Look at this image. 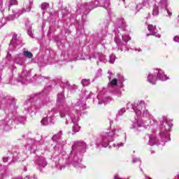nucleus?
<instances>
[{"label":"nucleus","instance_id":"obj_1","mask_svg":"<svg viewBox=\"0 0 179 179\" xmlns=\"http://www.w3.org/2000/svg\"><path fill=\"white\" fill-rule=\"evenodd\" d=\"M147 37L150 41H157V38H160V34H147Z\"/></svg>","mask_w":179,"mask_h":179},{"label":"nucleus","instance_id":"obj_2","mask_svg":"<svg viewBox=\"0 0 179 179\" xmlns=\"http://www.w3.org/2000/svg\"><path fill=\"white\" fill-rule=\"evenodd\" d=\"M157 78H158L159 80H167V79H169V77H167V75L164 74V72L162 70L158 71Z\"/></svg>","mask_w":179,"mask_h":179},{"label":"nucleus","instance_id":"obj_3","mask_svg":"<svg viewBox=\"0 0 179 179\" xmlns=\"http://www.w3.org/2000/svg\"><path fill=\"white\" fill-rule=\"evenodd\" d=\"M148 80L151 85H156V76L153 74H149Z\"/></svg>","mask_w":179,"mask_h":179},{"label":"nucleus","instance_id":"obj_4","mask_svg":"<svg viewBox=\"0 0 179 179\" xmlns=\"http://www.w3.org/2000/svg\"><path fill=\"white\" fill-rule=\"evenodd\" d=\"M76 146H78L80 148H83V149H86V143L85 141H76L75 143Z\"/></svg>","mask_w":179,"mask_h":179},{"label":"nucleus","instance_id":"obj_5","mask_svg":"<svg viewBox=\"0 0 179 179\" xmlns=\"http://www.w3.org/2000/svg\"><path fill=\"white\" fill-rule=\"evenodd\" d=\"M148 29L150 33H156V26H153L152 24H149Z\"/></svg>","mask_w":179,"mask_h":179},{"label":"nucleus","instance_id":"obj_6","mask_svg":"<svg viewBox=\"0 0 179 179\" xmlns=\"http://www.w3.org/2000/svg\"><path fill=\"white\" fill-rule=\"evenodd\" d=\"M23 55L26 57V58H33V53L29 51H24Z\"/></svg>","mask_w":179,"mask_h":179},{"label":"nucleus","instance_id":"obj_7","mask_svg":"<svg viewBox=\"0 0 179 179\" xmlns=\"http://www.w3.org/2000/svg\"><path fill=\"white\" fill-rule=\"evenodd\" d=\"M48 8H50V4L48 3H43L41 5V9L43 10H47V9H48Z\"/></svg>","mask_w":179,"mask_h":179},{"label":"nucleus","instance_id":"obj_8","mask_svg":"<svg viewBox=\"0 0 179 179\" xmlns=\"http://www.w3.org/2000/svg\"><path fill=\"white\" fill-rule=\"evenodd\" d=\"M122 40L123 41H124V43H128V41L131 40V38L128 35H124V36H122Z\"/></svg>","mask_w":179,"mask_h":179},{"label":"nucleus","instance_id":"obj_9","mask_svg":"<svg viewBox=\"0 0 179 179\" xmlns=\"http://www.w3.org/2000/svg\"><path fill=\"white\" fill-rule=\"evenodd\" d=\"M9 5L10 6H13V5H17V0H10Z\"/></svg>","mask_w":179,"mask_h":179},{"label":"nucleus","instance_id":"obj_10","mask_svg":"<svg viewBox=\"0 0 179 179\" xmlns=\"http://www.w3.org/2000/svg\"><path fill=\"white\" fill-rule=\"evenodd\" d=\"M117 83H118V80L116 78H114L110 81V85L112 86H117Z\"/></svg>","mask_w":179,"mask_h":179},{"label":"nucleus","instance_id":"obj_11","mask_svg":"<svg viewBox=\"0 0 179 179\" xmlns=\"http://www.w3.org/2000/svg\"><path fill=\"white\" fill-rule=\"evenodd\" d=\"M8 19L9 20H15V15L13 14L8 15Z\"/></svg>","mask_w":179,"mask_h":179},{"label":"nucleus","instance_id":"obj_12","mask_svg":"<svg viewBox=\"0 0 179 179\" xmlns=\"http://www.w3.org/2000/svg\"><path fill=\"white\" fill-rule=\"evenodd\" d=\"M173 41H175L176 43H179V36H176L173 38Z\"/></svg>","mask_w":179,"mask_h":179},{"label":"nucleus","instance_id":"obj_13","mask_svg":"<svg viewBox=\"0 0 179 179\" xmlns=\"http://www.w3.org/2000/svg\"><path fill=\"white\" fill-rule=\"evenodd\" d=\"M167 13H168L169 16H171V13H170V12L169 11V10H167Z\"/></svg>","mask_w":179,"mask_h":179},{"label":"nucleus","instance_id":"obj_14","mask_svg":"<svg viewBox=\"0 0 179 179\" xmlns=\"http://www.w3.org/2000/svg\"><path fill=\"white\" fill-rule=\"evenodd\" d=\"M59 114H60V117H61L62 118L64 117V115H62V113L60 112Z\"/></svg>","mask_w":179,"mask_h":179},{"label":"nucleus","instance_id":"obj_15","mask_svg":"<svg viewBox=\"0 0 179 179\" xmlns=\"http://www.w3.org/2000/svg\"><path fill=\"white\" fill-rule=\"evenodd\" d=\"M3 160V162H8V159H7V158H4Z\"/></svg>","mask_w":179,"mask_h":179},{"label":"nucleus","instance_id":"obj_16","mask_svg":"<svg viewBox=\"0 0 179 179\" xmlns=\"http://www.w3.org/2000/svg\"><path fill=\"white\" fill-rule=\"evenodd\" d=\"M178 178H179V175H178Z\"/></svg>","mask_w":179,"mask_h":179}]
</instances>
